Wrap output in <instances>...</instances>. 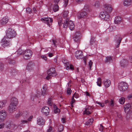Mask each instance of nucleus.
Segmentation results:
<instances>
[{"mask_svg":"<svg viewBox=\"0 0 132 132\" xmlns=\"http://www.w3.org/2000/svg\"><path fill=\"white\" fill-rule=\"evenodd\" d=\"M112 60V57L111 56H107L106 57V60L105 62L106 63H110L111 61Z\"/></svg>","mask_w":132,"mask_h":132,"instance_id":"obj_30","label":"nucleus"},{"mask_svg":"<svg viewBox=\"0 0 132 132\" xmlns=\"http://www.w3.org/2000/svg\"><path fill=\"white\" fill-rule=\"evenodd\" d=\"M24 51H22L20 50H19L18 51L17 53L18 54L23 55V53Z\"/></svg>","mask_w":132,"mask_h":132,"instance_id":"obj_45","label":"nucleus"},{"mask_svg":"<svg viewBox=\"0 0 132 132\" xmlns=\"http://www.w3.org/2000/svg\"><path fill=\"white\" fill-rule=\"evenodd\" d=\"M100 130L101 131H102L104 127L102 124L100 125Z\"/></svg>","mask_w":132,"mask_h":132,"instance_id":"obj_56","label":"nucleus"},{"mask_svg":"<svg viewBox=\"0 0 132 132\" xmlns=\"http://www.w3.org/2000/svg\"><path fill=\"white\" fill-rule=\"evenodd\" d=\"M104 85L105 87H108L111 84V81L110 80L107 79H105L103 82Z\"/></svg>","mask_w":132,"mask_h":132,"instance_id":"obj_21","label":"nucleus"},{"mask_svg":"<svg viewBox=\"0 0 132 132\" xmlns=\"http://www.w3.org/2000/svg\"><path fill=\"white\" fill-rule=\"evenodd\" d=\"M54 111L55 113H56L60 112V110L57 107V106L56 105H55L54 106Z\"/></svg>","mask_w":132,"mask_h":132,"instance_id":"obj_34","label":"nucleus"},{"mask_svg":"<svg viewBox=\"0 0 132 132\" xmlns=\"http://www.w3.org/2000/svg\"><path fill=\"white\" fill-rule=\"evenodd\" d=\"M93 108L91 107L88 106L86 107L84 111V114L88 115L91 114L93 112Z\"/></svg>","mask_w":132,"mask_h":132,"instance_id":"obj_11","label":"nucleus"},{"mask_svg":"<svg viewBox=\"0 0 132 132\" xmlns=\"http://www.w3.org/2000/svg\"><path fill=\"white\" fill-rule=\"evenodd\" d=\"M128 85L127 83L124 82H121L119 84V88L120 91L124 92L128 88Z\"/></svg>","mask_w":132,"mask_h":132,"instance_id":"obj_3","label":"nucleus"},{"mask_svg":"<svg viewBox=\"0 0 132 132\" xmlns=\"http://www.w3.org/2000/svg\"><path fill=\"white\" fill-rule=\"evenodd\" d=\"M6 115V113L5 110L0 111V122H2L5 119Z\"/></svg>","mask_w":132,"mask_h":132,"instance_id":"obj_5","label":"nucleus"},{"mask_svg":"<svg viewBox=\"0 0 132 132\" xmlns=\"http://www.w3.org/2000/svg\"><path fill=\"white\" fill-rule=\"evenodd\" d=\"M22 114V112H19L15 116V118H18L20 116H21Z\"/></svg>","mask_w":132,"mask_h":132,"instance_id":"obj_42","label":"nucleus"},{"mask_svg":"<svg viewBox=\"0 0 132 132\" xmlns=\"http://www.w3.org/2000/svg\"><path fill=\"white\" fill-rule=\"evenodd\" d=\"M132 2V0H124L123 2V5L125 6H129L131 5Z\"/></svg>","mask_w":132,"mask_h":132,"instance_id":"obj_22","label":"nucleus"},{"mask_svg":"<svg viewBox=\"0 0 132 132\" xmlns=\"http://www.w3.org/2000/svg\"><path fill=\"white\" fill-rule=\"evenodd\" d=\"M41 57L45 60H46L47 59V57L45 56H42Z\"/></svg>","mask_w":132,"mask_h":132,"instance_id":"obj_58","label":"nucleus"},{"mask_svg":"<svg viewBox=\"0 0 132 132\" xmlns=\"http://www.w3.org/2000/svg\"><path fill=\"white\" fill-rule=\"evenodd\" d=\"M122 39V38L121 37V36L120 35H116L115 36V40L116 41L117 44L116 47L117 48L119 46L120 44Z\"/></svg>","mask_w":132,"mask_h":132,"instance_id":"obj_7","label":"nucleus"},{"mask_svg":"<svg viewBox=\"0 0 132 132\" xmlns=\"http://www.w3.org/2000/svg\"><path fill=\"white\" fill-rule=\"evenodd\" d=\"M26 11L29 14H30L32 12L31 9L29 7H27L26 9Z\"/></svg>","mask_w":132,"mask_h":132,"instance_id":"obj_43","label":"nucleus"},{"mask_svg":"<svg viewBox=\"0 0 132 132\" xmlns=\"http://www.w3.org/2000/svg\"><path fill=\"white\" fill-rule=\"evenodd\" d=\"M47 132H52V127L51 126H50L49 129L48 130Z\"/></svg>","mask_w":132,"mask_h":132,"instance_id":"obj_55","label":"nucleus"},{"mask_svg":"<svg viewBox=\"0 0 132 132\" xmlns=\"http://www.w3.org/2000/svg\"><path fill=\"white\" fill-rule=\"evenodd\" d=\"M68 11H64L63 13V17L65 18H67V16H68Z\"/></svg>","mask_w":132,"mask_h":132,"instance_id":"obj_38","label":"nucleus"},{"mask_svg":"<svg viewBox=\"0 0 132 132\" xmlns=\"http://www.w3.org/2000/svg\"><path fill=\"white\" fill-rule=\"evenodd\" d=\"M32 54V52L30 50L28 49L25 50L23 53V57L24 59H28L30 58Z\"/></svg>","mask_w":132,"mask_h":132,"instance_id":"obj_4","label":"nucleus"},{"mask_svg":"<svg viewBox=\"0 0 132 132\" xmlns=\"http://www.w3.org/2000/svg\"><path fill=\"white\" fill-rule=\"evenodd\" d=\"M95 38L93 37H91L90 40V41L89 45L92 46L95 43Z\"/></svg>","mask_w":132,"mask_h":132,"instance_id":"obj_29","label":"nucleus"},{"mask_svg":"<svg viewBox=\"0 0 132 132\" xmlns=\"http://www.w3.org/2000/svg\"><path fill=\"white\" fill-rule=\"evenodd\" d=\"M4 68V64L2 63H0V70H3Z\"/></svg>","mask_w":132,"mask_h":132,"instance_id":"obj_44","label":"nucleus"},{"mask_svg":"<svg viewBox=\"0 0 132 132\" xmlns=\"http://www.w3.org/2000/svg\"><path fill=\"white\" fill-rule=\"evenodd\" d=\"M62 23L61 21L60 20L58 21V24L59 27L61 26Z\"/></svg>","mask_w":132,"mask_h":132,"instance_id":"obj_57","label":"nucleus"},{"mask_svg":"<svg viewBox=\"0 0 132 132\" xmlns=\"http://www.w3.org/2000/svg\"><path fill=\"white\" fill-rule=\"evenodd\" d=\"M63 24L64 28H67L68 27L71 30L74 28L75 26L73 22L71 20L69 21L68 18L66 19L65 21L63 23Z\"/></svg>","mask_w":132,"mask_h":132,"instance_id":"obj_1","label":"nucleus"},{"mask_svg":"<svg viewBox=\"0 0 132 132\" xmlns=\"http://www.w3.org/2000/svg\"><path fill=\"white\" fill-rule=\"evenodd\" d=\"M87 14L85 12H81L79 13L77 16L78 19H81L86 16Z\"/></svg>","mask_w":132,"mask_h":132,"instance_id":"obj_18","label":"nucleus"},{"mask_svg":"<svg viewBox=\"0 0 132 132\" xmlns=\"http://www.w3.org/2000/svg\"><path fill=\"white\" fill-rule=\"evenodd\" d=\"M99 2L98 1H96L95 4L94 5L95 6L98 7L99 5Z\"/></svg>","mask_w":132,"mask_h":132,"instance_id":"obj_52","label":"nucleus"},{"mask_svg":"<svg viewBox=\"0 0 132 132\" xmlns=\"http://www.w3.org/2000/svg\"><path fill=\"white\" fill-rule=\"evenodd\" d=\"M75 100L74 98V97L73 96V97L72 98V100L71 102V105H72V104H73V103L75 102Z\"/></svg>","mask_w":132,"mask_h":132,"instance_id":"obj_53","label":"nucleus"},{"mask_svg":"<svg viewBox=\"0 0 132 132\" xmlns=\"http://www.w3.org/2000/svg\"><path fill=\"white\" fill-rule=\"evenodd\" d=\"M126 118L127 120L128 121L132 118V111H129L127 113L126 116Z\"/></svg>","mask_w":132,"mask_h":132,"instance_id":"obj_19","label":"nucleus"},{"mask_svg":"<svg viewBox=\"0 0 132 132\" xmlns=\"http://www.w3.org/2000/svg\"><path fill=\"white\" fill-rule=\"evenodd\" d=\"M5 124L4 123H2L0 125V129H2L4 128Z\"/></svg>","mask_w":132,"mask_h":132,"instance_id":"obj_59","label":"nucleus"},{"mask_svg":"<svg viewBox=\"0 0 132 132\" xmlns=\"http://www.w3.org/2000/svg\"><path fill=\"white\" fill-rule=\"evenodd\" d=\"M6 35L8 38H11L15 37L16 35V33L12 28H10L6 31Z\"/></svg>","mask_w":132,"mask_h":132,"instance_id":"obj_2","label":"nucleus"},{"mask_svg":"<svg viewBox=\"0 0 132 132\" xmlns=\"http://www.w3.org/2000/svg\"><path fill=\"white\" fill-rule=\"evenodd\" d=\"M47 90V86L46 85H44L42 89L41 90L42 95L44 96Z\"/></svg>","mask_w":132,"mask_h":132,"instance_id":"obj_27","label":"nucleus"},{"mask_svg":"<svg viewBox=\"0 0 132 132\" xmlns=\"http://www.w3.org/2000/svg\"><path fill=\"white\" fill-rule=\"evenodd\" d=\"M73 97H75L76 98H78L79 97V95L77 93H75L73 95Z\"/></svg>","mask_w":132,"mask_h":132,"instance_id":"obj_54","label":"nucleus"},{"mask_svg":"<svg viewBox=\"0 0 132 132\" xmlns=\"http://www.w3.org/2000/svg\"><path fill=\"white\" fill-rule=\"evenodd\" d=\"M21 122L23 124L26 123L27 122V121L26 120H21Z\"/></svg>","mask_w":132,"mask_h":132,"instance_id":"obj_63","label":"nucleus"},{"mask_svg":"<svg viewBox=\"0 0 132 132\" xmlns=\"http://www.w3.org/2000/svg\"><path fill=\"white\" fill-rule=\"evenodd\" d=\"M18 103V99L15 97H13L11 100L10 104L17 106Z\"/></svg>","mask_w":132,"mask_h":132,"instance_id":"obj_16","label":"nucleus"},{"mask_svg":"<svg viewBox=\"0 0 132 132\" xmlns=\"http://www.w3.org/2000/svg\"><path fill=\"white\" fill-rule=\"evenodd\" d=\"M62 121L63 123L65 122V118H63L62 119Z\"/></svg>","mask_w":132,"mask_h":132,"instance_id":"obj_61","label":"nucleus"},{"mask_svg":"<svg viewBox=\"0 0 132 132\" xmlns=\"http://www.w3.org/2000/svg\"><path fill=\"white\" fill-rule=\"evenodd\" d=\"M96 103L99 104L101 107H103L104 106V103H101L100 102H96Z\"/></svg>","mask_w":132,"mask_h":132,"instance_id":"obj_51","label":"nucleus"},{"mask_svg":"<svg viewBox=\"0 0 132 132\" xmlns=\"http://www.w3.org/2000/svg\"><path fill=\"white\" fill-rule=\"evenodd\" d=\"M7 102L6 100H3L0 102V109L4 107Z\"/></svg>","mask_w":132,"mask_h":132,"instance_id":"obj_31","label":"nucleus"},{"mask_svg":"<svg viewBox=\"0 0 132 132\" xmlns=\"http://www.w3.org/2000/svg\"><path fill=\"white\" fill-rule=\"evenodd\" d=\"M127 98L128 99H130V98H131L132 97V95H129L127 96Z\"/></svg>","mask_w":132,"mask_h":132,"instance_id":"obj_62","label":"nucleus"},{"mask_svg":"<svg viewBox=\"0 0 132 132\" xmlns=\"http://www.w3.org/2000/svg\"><path fill=\"white\" fill-rule=\"evenodd\" d=\"M105 15L106 16L105 17V18L103 19L106 21H108L110 19L109 18L110 17L109 15L107 13H106Z\"/></svg>","mask_w":132,"mask_h":132,"instance_id":"obj_39","label":"nucleus"},{"mask_svg":"<svg viewBox=\"0 0 132 132\" xmlns=\"http://www.w3.org/2000/svg\"><path fill=\"white\" fill-rule=\"evenodd\" d=\"M42 112L46 116H47L49 114V109L48 107L45 106L42 108Z\"/></svg>","mask_w":132,"mask_h":132,"instance_id":"obj_14","label":"nucleus"},{"mask_svg":"<svg viewBox=\"0 0 132 132\" xmlns=\"http://www.w3.org/2000/svg\"><path fill=\"white\" fill-rule=\"evenodd\" d=\"M104 6V10L107 13H110L112 12V8L111 5L105 4Z\"/></svg>","mask_w":132,"mask_h":132,"instance_id":"obj_8","label":"nucleus"},{"mask_svg":"<svg viewBox=\"0 0 132 132\" xmlns=\"http://www.w3.org/2000/svg\"><path fill=\"white\" fill-rule=\"evenodd\" d=\"M15 61L13 59H11L9 60V63L10 64H14L15 63Z\"/></svg>","mask_w":132,"mask_h":132,"instance_id":"obj_41","label":"nucleus"},{"mask_svg":"<svg viewBox=\"0 0 132 132\" xmlns=\"http://www.w3.org/2000/svg\"><path fill=\"white\" fill-rule=\"evenodd\" d=\"M93 118H91L88 120L85 123V125H92L93 122Z\"/></svg>","mask_w":132,"mask_h":132,"instance_id":"obj_32","label":"nucleus"},{"mask_svg":"<svg viewBox=\"0 0 132 132\" xmlns=\"http://www.w3.org/2000/svg\"><path fill=\"white\" fill-rule=\"evenodd\" d=\"M67 94H68L70 95L71 94V92H72L71 90V89L70 88H68L67 90Z\"/></svg>","mask_w":132,"mask_h":132,"instance_id":"obj_47","label":"nucleus"},{"mask_svg":"<svg viewBox=\"0 0 132 132\" xmlns=\"http://www.w3.org/2000/svg\"><path fill=\"white\" fill-rule=\"evenodd\" d=\"M65 7H66L68 5L69 0H64Z\"/></svg>","mask_w":132,"mask_h":132,"instance_id":"obj_50","label":"nucleus"},{"mask_svg":"<svg viewBox=\"0 0 132 132\" xmlns=\"http://www.w3.org/2000/svg\"><path fill=\"white\" fill-rule=\"evenodd\" d=\"M48 55L49 57H51L53 56V55L52 53H50L48 54Z\"/></svg>","mask_w":132,"mask_h":132,"instance_id":"obj_64","label":"nucleus"},{"mask_svg":"<svg viewBox=\"0 0 132 132\" xmlns=\"http://www.w3.org/2000/svg\"><path fill=\"white\" fill-rule=\"evenodd\" d=\"M93 63L90 60L89 63V67L90 70H91V67L93 64Z\"/></svg>","mask_w":132,"mask_h":132,"instance_id":"obj_49","label":"nucleus"},{"mask_svg":"<svg viewBox=\"0 0 132 132\" xmlns=\"http://www.w3.org/2000/svg\"><path fill=\"white\" fill-rule=\"evenodd\" d=\"M41 20L42 21H45V23H46L47 25L49 27H50L51 26V24L50 23H52V22L53 19L52 18H44L41 19Z\"/></svg>","mask_w":132,"mask_h":132,"instance_id":"obj_12","label":"nucleus"},{"mask_svg":"<svg viewBox=\"0 0 132 132\" xmlns=\"http://www.w3.org/2000/svg\"><path fill=\"white\" fill-rule=\"evenodd\" d=\"M53 9L54 12H56L59 10V6L57 4H55L53 7Z\"/></svg>","mask_w":132,"mask_h":132,"instance_id":"obj_33","label":"nucleus"},{"mask_svg":"<svg viewBox=\"0 0 132 132\" xmlns=\"http://www.w3.org/2000/svg\"><path fill=\"white\" fill-rule=\"evenodd\" d=\"M121 20L122 19L120 16H117L115 18L114 22L115 24H119L121 22Z\"/></svg>","mask_w":132,"mask_h":132,"instance_id":"obj_23","label":"nucleus"},{"mask_svg":"<svg viewBox=\"0 0 132 132\" xmlns=\"http://www.w3.org/2000/svg\"><path fill=\"white\" fill-rule=\"evenodd\" d=\"M75 56L78 59H81L84 57L82 52L80 51H77L76 52Z\"/></svg>","mask_w":132,"mask_h":132,"instance_id":"obj_13","label":"nucleus"},{"mask_svg":"<svg viewBox=\"0 0 132 132\" xmlns=\"http://www.w3.org/2000/svg\"><path fill=\"white\" fill-rule=\"evenodd\" d=\"M55 71V69L54 68H51L48 70L47 73L48 75L51 76H55L57 75Z\"/></svg>","mask_w":132,"mask_h":132,"instance_id":"obj_6","label":"nucleus"},{"mask_svg":"<svg viewBox=\"0 0 132 132\" xmlns=\"http://www.w3.org/2000/svg\"><path fill=\"white\" fill-rule=\"evenodd\" d=\"M34 65V63L32 61L30 62L28 64L27 67V69L28 70L31 69H32V67Z\"/></svg>","mask_w":132,"mask_h":132,"instance_id":"obj_26","label":"nucleus"},{"mask_svg":"<svg viewBox=\"0 0 132 132\" xmlns=\"http://www.w3.org/2000/svg\"><path fill=\"white\" fill-rule=\"evenodd\" d=\"M74 40L77 42H79L80 39V32H77L73 36Z\"/></svg>","mask_w":132,"mask_h":132,"instance_id":"obj_9","label":"nucleus"},{"mask_svg":"<svg viewBox=\"0 0 132 132\" xmlns=\"http://www.w3.org/2000/svg\"><path fill=\"white\" fill-rule=\"evenodd\" d=\"M8 22V19L6 17H4L0 21V23L1 24L4 25L6 24Z\"/></svg>","mask_w":132,"mask_h":132,"instance_id":"obj_25","label":"nucleus"},{"mask_svg":"<svg viewBox=\"0 0 132 132\" xmlns=\"http://www.w3.org/2000/svg\"><path fill=\"white\" fill-rule=\"evenodd\" d=\"M106 14V13H105L104 12H101L100 13V16L101 18L103 19L105 18V17L106 16L105 15Z\"/></svg>","mask_w":132,"mask_h":132,"instance_id":"obj_35","label":"nucleus"},{"mask_svg":"<svg viewBox=\"0 0 132 132\" xmlns=\"http://www.w3.org/2000/svg\"><path fill=\"white\" fill-rule=\"evenodd\" d=\"M48 103L50 105H52V98H48Z\"/></svg>","mask_w":132,"mask_h":132,"instance_id":"obj_46","label":"nucleus"},{"mask_svg":"<svg viewBox=\"0 0 132 132\" xmlns=\"http://www.w3.org/2000/svg\"><path fill=\"white\" fill-rule=\"evenodd\" d=\"M6 37H4L2 40V43H3L2 44V45L4 47L7 46L10 44L9 41L6 40Z\"/></svg>","mask_w":132,"mask_h":132,"instance_id":"obj_15","label":"nucleus"},{"mask_svg":"<svg viewBox=\"0 0 132 132\" xmlns=\"http://www.w3.org/2000/svg\"><path fill=\"white\" fill-rule=\"evenodd\" d=\"M70 69L71 70L74 69V67L72 64H70Z\"/></svg>","mask_w":132,"mask_h":132,"instance_id":"obj_60","label":"nucleus"},{"mask_svg":"<svg viewBox=\"0 0 132 132\" xmlns=\"http://www.w3.org/2000/svg\"><path fill=\"white\" fill-rule=\"evenodd\" d=\"M120 64L121 67H125L128 65V62L125 59L121 61Z\"/></svg>","mask_w":132,"mask_h":132,"instance_id":"obj_24","label":"nucleus"},{"mask_svg":"<svg viewBox=\"0 0 132 132\" xmlns=\"http://www.w3.org/2000/svg\"><path fill=\"white\" fill-rule=\"evenodd\" d=\"M110 28L111 30V31H113L116 29V27L115 26H111L110 27Z\"/></svg>","mask_w":132,"mask_h":132,"instance_id":"obj_48","label":"nucleus"},{"mask_svg":"<svg viewBox=\"0 0 132 132\" xmlns=\"http://www.w3.org/2000/svg\"><path fill=\"white\" fill-rule=\"evenodd\" d=\"M97 85L99 86H101V78H99L97 79Z\"/></svg>","mask_w":132,"mask_h":132,"instance_id":"obj_36","label":"nucleus"},{"mask_svg":"<svg viewBox=\"0 0 132 132\" xmlns=\"http://www.w3.org/2000/svg\"><path fill=\"white\" fill-rule=\"evenodd\" d=\"M63 127L62 125H60L58 127L59 131H62L63 130Z\"/></svg>","mask_w":132,"mask_h":132,"instance_id":"obj_40","label":"nucleus"},{"mask_svg":"<svg viewBox=\"0 0 132 132\" xmlns=\"http://www.w3.org/2000/svg\"><path fill=\"white\" fill-rule=\"evenodd\" d=\"M37 123L39 125H43L44 124V120L42 117H39L37 119Z\"/></svg>","mask_w":132,"mask_h":132,"instance_id":"obj_17","label":"nucleus"},{"mask_svg":"<svg viewBox=\"0 0 132 132\" xmlns=\"http://www.w3.org/2000/svg\"><path fill=\"white\" fill-rule=\"evenodd\" d=\"M8 70L10 73L11 76H14L17 74V71L14 69L13 68H9Z\"/></svg>","mask_w":132,"mask_h":132,"instance_id":"obj_20","label":"nucleus"},{"mask_svg":"<svg viewBox=\"0 0 132 132\" xmlns=\"http://www.w3.org/2000/svg\"><path fill=\"white\" fill-rule=\"evenodd\" d=\"M124 110L125 112L128 110H130L131 109H132L130 104H127L124 106Z\"/></svg>","mask_w":132,"mask_h":132,"instance_id":"obj_28","label":"nucleus"},{"mask_svg":"<svg viewBox=\"0 0 132 132\" xmlns=\"http://www.w3.org/2000/svg\"><path fill=\"white\" fill-rule=\"evenodd\" d=\"M119 102L121 104H124L125 102V99L124 97H121L119 100Z\"/></svg>","mask_w":132,"mask_h":132,"instance_id":"obj_37","label":"nucleus"},{"mask_svg":"<svg viewBox=\"0 0 132 132\" xmlns=\"http://www.w3.org/2000/svg\"><path fill=\"white\" fill-rule=\"evenodd\" d=\"M16 106L10 104L8 107V112L10 113H12L16 110Z\"/></svg>","mask_w":132,"mask_h":132,"instance_id":"obj_10","label":"nucleus"}]
</instances>
